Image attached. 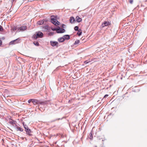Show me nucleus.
I'll list each match as a JSON object with an SVG mask.
<instances>
[{
  "instance_id": "24",
  "label": "nucleus",
  "mask_w": 147,
  "mask_h": 147,
  "mask_svg": "<svg viewBox=\"0 0 147 147\" xmlns=\"http://www.w3.org/2000/svg\"><path fill=\"white\" fill-rule=\"evenodd\" d=\"M58 28H58H54L51 27V29L53 31L56 30V31H57V30Z\"/></svg>"
},
{
  "instance_id": "5",
  "label": "nucleus",
  "mask_w": 147,
  "mask_h": 147,
  "mask_svg": "<svg viewBox=\"0 0 147 147\" xmlns=\"http://www.w3.org/2000/svg\"><path fill=\"white\" fill-rule=\"evenodd\" d=\"M58 28L57 30V33H62L64 32L65 30L63 28H60L59 26L58 27Z\"/></svg>"
},
{
  "instance_id": "34",
  "label": "nucleus",
  "mask_w": 147,
  "mask_h": 147,
  "mask_svg": "<svg viewBox=\"0 0 147 147\" xmlns=\"http://www.w3.org/2000/svg\"><path fill=\"white\" fill-rule=\"evenodd\" d=\"M88 61H86L84 62V63L85 64H87L88 63Z\"/></svg>"
},
{
  "instance_id": "33",
  "label": "nucleus",
  "mask_w": 147,
  "mask_h": 147,
  "mask_svg": "<svg viewBox=\"0 0 147 147\" xmlns=\"http://www.w3.org/2000/svg\"><path fill=\"white\" fill-rule=\"evenodd\" d=\"M2 41L1 40H0V46H1L2 44Z\"/></svg>"
},
{
  "instance_id": "37",
  "label": "nucleus",
  "mask_w": 147,
  "mask_h": 147,
  "mask_svg": "<svg viewBox=\"0 0 147 147\" xmlns=\"http://www.w3.org/2000/svg\"><path fill=\"white\" fill-rule=\"evenodd\" d=\"M2 39H3V40H4L5 39V38L4 37H3L2 38Z\"/></svg>"
},
{
  "instance_id": "13",
  "label": "nucleus",
  "mask_w": 147,
  "mask_h": 147,
  "mask_svg": "<svg viewBox=\"0 0 147 147\" xmlns=\"http://www.w3.org/2000/svg\"><path fill=\"white\" fill-rule=\"evenodd\" d=\"M76 20L78 22H80L82 21V19L81 18L79 17L78 16H77L76 18Z\"/></svg>"
},
{
  "instance_id": "10",
  "label": "nucleus",
  "mask_w": 147,
  "mask_h": 147,
  "mask_svg": "<svg viewBox=\"0 0 147 147\" xmlns=\"http://www.w3.org/2000/svg\"><path fill=\"white\" fill-rule=\"evenodd\" d=\"M15 128L17 131H23V129L21 127L18 126L17 125H16L15 126Z\"/></svg>"
},
{
  "instance_id": "22",
  "label": "nucleus",
  "mask_w": 147,
  "mask_h": 147,
  "mask_svg": "<svg viewBox=\"0 0 147 147\" xmlns=\"http://www.w3.org/2000/svg\"><path fill=\"white\" fill-rule=\"evenodd\" d=\"M79 40H76L75 42V43H74V45H77L80 42Z\"/></svg>"
},
{
  "instance_id": "16",
  "label": "nucleus",
  "mask_w": 147,
  "mask_h": 147,
  "mask_svg": "<svg viewBox=\"0 0 147 147\" xmlns=\"http://www.w3.org/2000/svg\"><path fill=\"white\" fill-rule=\"evenodd\" d=\"M92 131H91V132L90 133L89 136H88V138L91 140H92L93 139V136L92 134Z\"/></svg>"
},
{
  "instance_id": "21",
  "label": "nucleus",
  "mask_w": 147,
  "mask_h": 147,
  "mask_svg": "<svg viewBox=\"0 0 147 147\" xmlns=\"http://www.w3.org/2000/svg\"><path fill=\"white\" fill-rule=\"evenodd\" d=\"M22 124H23V126L24 127V129L27 128L28 127V126L26 124H25V123L24 122H22Z\"/></svg>"
},
{
  "instance_id": "40",
  "label": "nucleus",
  "mask_w": 147,
  "mask_h": 147,
  "mask_svg": "<svg viewBox=\"0 0 147 147\" xmlns=\"http://www.w3.org/2000/svg\"><path fill=\"white\" fill-rule=\"evenodd\" d=\"M95 147H97V146H95Z\"/></svg>"
},
{
  "instance_id": "27",
  "label": "nucleus",
  "mask_w": 147,
  "mask_h": 147,
  "mask_svg": "<svg viewBox=\"0 0 147 147\" xmlns=\"http://www.w3.org/2000/svg\"><path fill=\"white\" fill-rule=\"evenodd\" d=\"M54 34V32H50L49 33L48 35H49L50 36H52Z\"/></svg>"
},
{
  "instance_id": "30",
  "label": "nucleus",
  "mask_w": 147,
  "mask_h": 147,
  "mask_svg": "<svg viewBox=\"0 0 147 147\" xmlns=\"http://www.w3.org/2000/svg\"><path fill=\"white\" fill-rule=\"evenodd\" d=\"M133 1L134 0H129V3L131 4H133Z\"/></svg>"
},
{
  "instance_id": "3",
  "label": "nucleus",
  "mask_w": 147,
  "mask_h": 147,
  "mask_svg": "<svg viewBox=\"0 0 147 147\" xmlns=\"http://www.w3.org/2000/svg\"><path fill=\"white\" fill-rule=\"evenodd\" d=\"M36 34H34L33 36V38L35 39L38 38H42L43 36V33L40 32H36Z\"/></svg>"
},
{
  "instance_id": "11",
  "label": "nucleus",
  "mask_w": 147,
  "mask_h": 147,
  "mask_svg": "<svg viewBox=\"0 0 147 147\" xmlns=\"http://www.w3.org/2000/svg\"><path fill=\"white\" fill-rule=\"evenodd\" d=\"M11 121H9V123L11 125H13L14 127H15L16 125H17L16 123V121L13 120L11 119Z\"/></svg>"
},
{
  "instance_id": "28",
  "label": "nucleus",
  "mask_w": 147,
  "mask_h": 147,
  "mask_svg": "<svg viewBox=\"0 0 147 147\" xmlns=\"http://www.w3.org/2000/svg\"><path fill=\"white\" fill-rule=\"evenodd\" d=\"M3 27L0 25V31H3Z\"/></svg>"
},
{
  "instance_id": "1",
  "label": "nucleus",
  "mask_w": 147,
  "mask_h": 147,
  "mask_svg": "<svg viewBox=\"0 0 147 147\" xmlns=\"http://www.w3.org/2000/svg\"><path fill=\"white\" fill-rule=\"evenodd\" d=\"M49 101L48 100L42 101L40 100L33 99L32 103L35 105L39 104L43 105H45L46 104H48L49 103Z\"/></svg>"
},
{
  "instance_id": "39",
  "label": "nucleus",
  "mask_w": 147,
  "mask_h": 147,
  "mask_svg": "<svg viewBox=\"0 0 147 147\" xmlns=\"http://www.w3.org/2000/svg\"><path fill=\"white\" fill-rule=\"evenodd\" d=\"M70 101V100H69V102Z\"/></svg>"
},
{
  "instance_id": "35",
  "label": "nucleus",
  "mask_w": 147,
  "mask_h": 147,
  "mask_svg": "<svg viewBox=\"0 0 147 147\" xmlns=\"http://www.w3.org/2000/svg\"><path fill=\"white\" fill-rule=\"evenodd\" d=\"M11 1L13 3V2L15 1V0H11Z\"/></svg>"
},
{
  "instance_id": "23",
  "label": "nucleus",
  "mask_w": 147,
  "mask_h": 147,
  "mask_svg": "<svg viewBox=\"0 0 147 147\" xmlns=\"http://www.w3.org/2000/svg\"><path fill=\"white\" fill-rule=\"evenodd\" d=\"M79 27L78 26H75L74 28V29L75 31H77L79 30Z\"/></svg>"
},
{
  "instance_id": "8",
  "label": "nucleus",
  "mask_w": 147,
  "mask_h": 147,
  "mask_svg": "<svg viewBox=\"0 0 147 147\" xmlns=\"http://www.w3.org/2000/svg\"><path fill=\"white\" fill-rule=\"evenodd\" d=\"M50 42L51 45L52 47L57 46L58 44V42L57 41H51Z\"/></svg>"
},
{
  "instance_id": "6",
  "label": "nucleus",
  "mask_w": 147,
  "mask_h": 147,
  "mask_svg": "<svg viewBox=\"0 0 147 147\" xmlns=\"http://www.w3.org/2000/svg\"><path fill=\"white\" fill-rule=\"evenodd\" d=\"M111 25V23L109 21H104L102 24V27H104L106 26H107L109 25Z\"/></svg>"
},
{
  "instance_id": "2",
  "label": "nucleus",
  "mask_w": 147,
  "mask_h": 147,
  "mask_svg": "<svg viewBox=\"0 0 147 147\" xmlns=\"http://www.w3.org/2000/svg\"><path fill=\"white\" fill-rule=\"evenodd\" d=\"M51 22L54 25L56 26L59 25L60 22L56 20V17L54 16H52L51 17Z\"/></svg>"
},
{
  "instance_id": "26",
  "label": "nucleus",
  "mask_w": 147,
  "mask_h": 147,
  "mask_svg": "<svg viewBox=\"0 0 147 147\" xmlns=\"http://www.w3.org/2000/svg\"><path fill=\"white\" fill-rule=\"evenodd\" d=\"M17 28L16 27H14L12 28V30L13 31H14L16 30L17 29Z\"/></svg>"
},
{
  "instance_id": "19",
  "label": "nucleus",
  "mask_w": 147,
  "mask_h": 147,
  "mask_svg": "<svg viewBox=\"0 0 147 147\" xmlns=\"http://www.w3.org/2000/svg\"><path fill=\"white\" fill-rule=\"evenodd\" d=\"M62 119V118H57V119H54V120H53L51 121V123L53 122L56 121H58V120H61Z\"/></svg>"
},
{
  "instance_id": "32",
  "label": "nucleus",
  "mask_w": 147,
  "mask_h": 147,
  "mask_svg": "<svg viewBox=\"0 0 147 147\" xmlns=\"http://www.w3.org/2000/svg\"><path fill=\"white\" fill-rule=\"evenodd\" d=\"M65 26V25H64V24H62V25H61V27L62 28H65V27H64Z\"/></svg>"
},
{
  "instance_id": "15",
  "label": "nucleus",
  "mask_w": 147,
  "mask_h": 147,
  "mask_svg": "<svg viewBox=\"0 0 147 147\" xmlns=\"http://www.w3.org/2000/svg\"><path fill=\"white\" fill-rule=\"evenodd\" d=\"M58 41L61 42H63L65 41V39L64 38V37H63V36L62 37H60L58 38Z\"/></svg>"
},
{
  "instance_id": "25",
  "label": "nucleus",
  "mask_w": 147,
  "mask_h": 147,
  "mask_svg": "<svg viewBox=\"0 0 147 147\" xmlns=\"http://www.w3.org/2000/svg\"><path fill=\"white\" fill-rule=\"evenodd\" d=\"M45 29L48 30L49 29V27L48 25L45 26L44 28Z\"/></svg>"
},
{
  "instance_id": "4",
  "label": "nucleus",
  "mask_w": 147,
  "mask_h": 147,
  "mask_svg": "<svg viewBox=\"0 0 147 147\" xmlns=\"http://www.w3.org/2000/svg\"><path fill=\"white\" fill-rule=\"evenodd\" d=\"M25 131L26 132V134L29 136H31L32 135V132L28 127L25 129Z\"/></svg>"
},
{
  "instance_id": "31",
  "label": "nucleus",
  "mask_w": 147,
  "mask_h": 147,
  "mask_svg": "<svg viewBox=\"0 0 147 147\" xmlns=\"http://www.w3.org/2000/svg\"><path fill=\"white\" fill-rule=\"evenodd\" d=\"M108 96H109V95L108 94H106L104 96L103 98H106L107 97H108Z\"/></svg>"
},
{
  "instance_id": "36",
  "label": "nucleus",
  "mask_w": 147,
  "mask_h": 147,
  "mask_svg": "<svg viewBox=\"0 0 147 147\" xmlns=\"http://www.w3.org/2000/svg\"><path fill=\"white\" fill-rule=\"evenodd\" d=\"M61 138H63V135H62L61 136Z\"/></svg>"
},
{
  "instance_id": "7",
  "label": "nucleus",
  "mask_w": 147,
  "mask_h": 147,
  "mask_svg": "<svg viewBox=\"0 0 147 147\" xmlns=\"http://www.w3.org/2000/svg\"><path fill=\"white\" fill-rule=\"evenodd\" d=\"M20 40V38H18L17 39L12 40L9 42V45H13L15 44L16 43H17L19 42Z\"/></svg>"
},
{
  "instance_id": "12",
  "label": "nucleus",
  "mask_w": 147,
  "mask_h": 147,
  "mask_svg": "<svg viewBox=\"0 0 147 147\" xmlns=\"http://www.w3.org/2000/svg\"><path fill=\"white\" fill-rule=\"evenodd\" d=\"M69 21L71 24H73L75 21V20L73 17L71 16L70 17Z\"/></svg>"
},
{
  "instance_id": "29",
  "label": "nucleus",
  "mask_w": 147,
  "mask_h": 147,
  "mask_svg": "<svg viewBox=\"0 0 147 147\" xmlns=\"http://www.w3.org/2000/svg\"><path fill=\"white\" fill-rule=\"evenodd\" d=\"M32 100L33 99H29L28 101V103H30L31 102H32Z\"/></svg>"
},
{
  "instance_id": "17",
  "label": "nucleus",
  "mask_w": 147,
  "mask_h": 147,
  "mask_svg": "<svg viewBox=\"0 0 147 147\" xmlns=\"http://www.w3.org/2000/svg\"><path fill=\"white\" fill-rule=\"evenodd\" d=\"M82 31L81 29H80L78 31L77 33V34L79 36H80L82 34Z\"/></svg>"
},
{
  "instance_id": "38",
  "label": "nucleus",
  "mask_w": 147,
  "mask_h": 147,
  "mask_svg": "<svg viewBox=\"0 0 147 147\" xmlns=\"http://www.w3.org/2000/svg\"><path fill=\"white\" fill-rule=\"evenodd\" d=\"M60 67V66L58 67L57 68V69H59V68Z\"/></svg>"
},
{
  "instance_id": "18",
  "label": "nucleus",
  "mask_w": 147,
  "mask_h": 147,
  "mask_svg": "<svg viewBox=\"0 0 147 147\" xmlns=\"http://www.w3.org/2000/svg\"><path fill=\"white\" fill-rule=\"evenodd\" d=\"M44 21L43 20H40L37 22L38 24L40 25H42Z\"/></svg>"
},
{
  "instance_id": "14",
  "label": "nucleus",
  "mask_w": 147,
  "mask_h": 147,
  "mask_svg": "<svg viewBox=\"0 0 147 147\" xmlns=\"http://www.w3.org/2000/svg\"><path fill=\"white\" fill-rule=\"evenodd\" d=\"M63 36L65 39V40H68L70 38V36L69 35H65Z\"/></svg>"
},
{
  "instance_id": "20",
  "label": "nucleus",
  "mask_w": 147,
  "mask_h": 147,
  "mask_svg": "<svg viewBox=\"0 0 147 147\" xmlns=\"http://www.w3.org/2000/svg\"><path fill=\"white\" fill-rule=\"evenodd\" d=\"M34 44L37 46H39V44L38 41H34L33 42Z\"/></svg>"
},
{
  "instance_id": "9",
  "label": "nucleus",
  "mask_w": 147,
  "mask_h": 147,
  "mask_svg": "<svg viewBox=\"0 0 147 147\" xmlns=\"http://www.w3.org/2000/svg\"><path fill=\"white\" fill-rule=\"evenodd\" d=\"M27 29V26H22L18 28V30L24 31Z\"/></svg>"
}]
</instances>
